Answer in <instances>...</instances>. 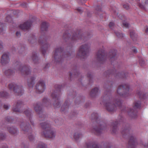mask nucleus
<instances>
[{
  "instance_id": "obj_1",
  "label": "nucleus",
  "mask_w": 148,
  "mask_h": 148,
  "mask_svg": "<svg viewBox=\"0 0 148 148\" xmlns=\"http://www.w3.org/2000/svg\"><path fill=\"white\" fill-rule=\"evenodd\" d=\"M42 127L44 130L42 133V135L45 137L50 138H54L56 135L55 130L51 128L49 123L48 122H43L40 123Z\"/></svg>"
},
{
  "instance_id": "obj_2",
  "label": "nucleus",
  "mask_w": 148,
  "mask_h": 148,
  "mask_svg": "<svg viewBox=\"0 0 148 148\" xmlns=\"http://www.w3.org/2000/svg\"><path fill=\"white\" fill-rule=\"evenodd\" d=\"M129 88L128 86L125 84L124 85L119 86L118 88L117 92L119 96L125 97L129 95Z\"/></svg>"
},
{
  "instance_id": "obj_3",
  "label": "nucleus",
  "mask_w": 148,
  "mask_h": 148,
  "mask_svg": "<svg viewBox=\"0 0 148 148\" xmlns=\"http://www.w3.org/2000/svg\"><path fill=\"white\" fill-rule=\"evenodd\" d=\"M89 46L88 44L82 45L78 52L77 56L82 58H84L88 54Z\"/></svg>"
},
{
  "instance_id": "obj_4",
  "label": "nucleus",
  "mask_w": 148,
  "mask_h": 148,
  "mask_svg": "<svg viewBox=\"0 0 148 148\" xmlns=\"http://www.w3.org/2000/svg\"><path fill=\"white\" fill-rule=\"evenodd\" d=\"M9 88L11 90H13L16 95H20L23 93V90L21 86H18L16 84L11 83L8 86Z\"/></svg>"
},
{
  "instance_id": "obj_5",
  "label": "nucleus",
  "mask_w": 148,
  "mask_h": 148,
  "mask_svg": "<svg viewBox=\"0 0 148 148\" xmlns=\"http://www.w3.org/2000/svg\"><path fill=\"white\" fill-rule=\"evenodd\" d=\"M82 35L80 34L74 33L71 36L69 34H67L64 36L65 39H70L73 41L77 40L82 38Z\"/></svg>"
},
{
  "instance_id": "obj_6",
  "label": "nucleus",
  "mask_w": 148,
  "mask_h": 148,
  "mask_svg": "<svg viewBox=\"0 0 148 148\" xmlns=\"http://www.w3.org/2000/svg\"><path fill=\"white\" fill-rule=\"evenodd\" d=\"M17 71H19L22 74L28 75L30 72L29 69L27 68L25 66H22L20 63H18L16 67Z\"/></svg>"
},
{
  "instance_id": "obj_7",
  "label": "nucleus",
  "mask_w": 148,
  "mask_h": 148,
  "mask_svg": "<svg viewBox=\"0 0 148 148\" xmlns=\"http://www.w3.org/2000/svg\"><path fill=\"white\" fill-rule=\"evenodd\" d=\"M107 56L104 53V50L103 49H100L97 54V59L99 61L103 62L106 59Z\"/></svg>"
},
{
  "instance_id": "obj_8",
  "label": "nucleus",
  "mask_w": 148,
  "mask_h": 148,
  "mask_svg": "<svg viewBox=\"0 0 148 148\" xmlns=\"http://www.w3.org/2000/svg\"><path fill=\"white\" fill-rule=\"evenodd\" d=\"M62 50L61 47H59L56 49L53 52V59L55 62H57L61 60V57L60 56V54Z\"/></svg>"
},
{
  "instance_id": "obj_9",
  "label": "nucleus",
  "mask_w": 148,
  "mask_h": 148,
  "mask_svg": "<svg viewBox=\"0 0 148 148\" xmlns=\"http://www.w3.org/2000/svg\"><path fill=\"white\" fill-rule=\"evenodd\" d=\"M36 91L38 93L43 92L45 89V85L42 81H39L36 84Z\"/></svg>"
},
{
  "instance_id": "obj_10",
  "label": "nucleus",
  "mask_w": 148,
  "mask_h": 148,
  "mask_svg": "<svg viewBox=\"0 0 148 148\" xmlns=\"http://www.w3.org/2000/svg\"><path fill=\"white\" fill-rule=\"evenodd\" d=\"M106 109L109 111H113L116 109L115 106L113 104L110 100L107 101L105 104Z\"/></svg>"
},
{
  "instance_id": "obj_11",
  "label": "nucleus",
  "mask_w": 148,
  "mask_h": 148,
  "mask_svg": "<svg viewBox=\"0 0 148 148\" xmlns=\"http://www.w3.org/2000/svg\"><path fill=\"white\" fill-rule=\"evenodd\" d=\"M10 61L9 56L7 53H4L2 56L0 62L2 65H5L8 63Z\"/></svg>"
},
{
  "instance_id": "obj_12",
  "label": "nucleus",
  "mask_w": 148,
  "mask_h": 148,
  "mask_svg": "<svg viewBox=\"0 0 148 148\" xmlns=\"http://www.w3.org/2000/svg\"><path fill=\"white\" fill-rule=\"evenodd\" d=\"M56 92L54 91V92H53L51 94V96L53 97L54 99V101H55V102L53 103L54 106L56 108H58L60 107V103L59 102V98L58 97L56 96Z\"/></svg>"
},
{
  "instance_id": "obj_13",
  "label": "nucleus",
  "mask_w": 148,
  "mask_h": 148,
  "mask_svg": "<svg viewBox=\"0 0 148 148\" xmlns=\"http://www.w3.org/2000/svg\"><path fill=\"white\" fill-rule=\"evenodd\" d=\"M32 23L30 21H28L23 24H21L20 27L23 30H26L29 29L31 26Z\"/></svg>"
},
{
  "instance_id": "obj_14",
  "label": "nucleus",
  "mask_w": 148,
  "mask_h": 148,
  "mask_svg": "<svg viewBox=\"0 0 148 148\" xmlns=\"http://www.w3.org/2000/svg\"><path fill=\"white\" fill-rule=\"evenodd\" d=\"M22 104V102L21 101H18L15 103L13 108V110L16 112H19V109L20 108Z\"/></svg>"
},
{
  "instance_id": "obj_15",
  "label": "nucleus",
  "mask_w": 148,
  "mask_h": 148,
  "mask_svg": "<svg viewBox=\"0 0 148 148\" xmlns=\"http://www.w3.org/2000/svg\"><path fill=\"white\" fill-rule=\"evenodd\" d=\"M35 78L34 77H32L29 78L27 81V85L29 87H32L33 86L34 83Z\"/></svg>"
},
{
  "instance_id": "obj_16",
  "label": "nucleus",
  "mask_w": 148,
  "mask_h": 148,
  "mask_svg": "<svg viewBox=\"0 0 148 148\" xmlns=\"http://www.w3.org/2000/svg\"><path fill=\"white\" fill-rule=\"evenodd\" d=\"M99 92V89L98 88H95L93 89L90 92V95L91 97H94L97 95Z\"/></svg>"
},
{
  "instance_id": "obj_17",
  "label": "nucleus",
  "mask_w": 148,
  "mask_h": 148,
  "mask_svg": "<svg viewBox=\"0 0 148 148\" xmlns=\"http://www.w3.org/2000/svg\"><path fill=\"white\" fill-rule=\"evenodd\" d=\"M34 108L36 112L38 114H39L42 112L41 107L39 104L36 103L34 105Z\"/></svg>"
},
{
  "instance_id": "obj_18",
  "label": "nucleus",
  "mask_w": 148,
  "mask_h": 148,
  "mask_svg": "<svg viewBox=\"0 0 148 148\" xmlns=\"http://www.w3.org/2000/svg\"><path fill=\"white\" fill-rule=\"evenodd\" d=\"M49 26V24L46 22H43L41 26V29L42 31H46L47 30Z\"/></svg>"
},
{
  "instance_id": "obj_19",
  "label": "nucleus",
  "mask_w": 148,
  "mask_h": 148,
  "mask_svg": "<svg viewBox=\"0 0 148 148\" xmlns=\"http://www.w3.org/2000/svg\"><path fill=\"white\" fill-rule=\"evenodd\" d=\"M8 130L9 132L12 134H15L17 132L16 129L13 127H8Z\"/></svg>"
},
{
  "instance_id": "obj_20",
  "label": "nucleus",
  "mask_w": 148,
  "mask_h": 148,
  "mask_svg": "<svg viewBox=\"0 0 148 148\" xmlns=\"http://www.w3.org/2000/svg\"><path fill=\"white\" fill-rule=\"evenodd\" d=\"M21 129L25 131H27L28 130H30V131H31V130L29 125H26L22 124L21 125Z\"/></svg>"
},
{
  "instance_id": "obj_21",
  "label": "nucleus",
  "mask_w": 148,
  "mask_h": 148,
  "mask_svg": "<svg viewBox=\"0 0 148 148\" xmlns=\"http://www.w3.org/2000/svg\"><path fill=\"white\" fill-rule=\"evenodd\" d=\"M130 36L131 38L134 41L136 40L137 38V35L136 34L134 31H132L130 32Z\"/></svg>"
},
{
  "instance_id": "obj_22",
  "label": "nucleus",
  "mask_w": 148,
  "mask_h": 148,
  "mask_svg": "<svg viewBox=\"0 0 148 148\" xmlns=\"http://www.w3.org/2000/svg\"><path fill=\"white\" fill-rule=\"evenodd\" d=\"M81 136V135L77 133H75L73 135V137L75 140H78Z\"/></svg>"
},
{
  "instance_id": "obj_23",
  "label": "nucleus",
  "mask_w": 148,
  "mask_h": 148,
  "mask_svg": "<svg viewBox=\"0 0 148 148\" xmlns=\"http://www.w3.org/2000/svg\"><path fill=\"white\" fill-rule=\"evenodd\" d=\"M140 102L139 101H137L135 102L134 104V108L136 109L139 108L140 106Z\"/></svg>"
},
{
  "instance_id": "obj_24",
  "label": "nucleus",
  "mask_w": 148,
  "mask_h": 148,
  "mask_svg": "<svg viewBox=\"0 0 148 148\" xmlns=\"http://www.w3.org/2000/svg\"><path fill=\"white\" fill-rule=\"evenodd\" d=\"M0 95L2 97H8V93L6 92L1 91L0 92Z\"/></svg>"
},
{
  "instance_id": "obj_25",
  "label": "nucleus",
  "mask_w": 148,
  "mask_h": 148,
  "mask_svg": "<svg viewBox=\"0 0 148 148\" xmlns=\"http://www.w3.org/2000/svg\"><path fill=\"white\" fill-rule=\"evenodd\" d=\"M32 58L33 60L35 62H36L38 60V58L36 54H33Z\"/></svg>"
},
{
  "instance_id": "obj_26",
  "label": "nucleus",
  "mask_w": 148,
  "mask_h": 148,
  "mask_svg": "<svg viewBox=\"0 0 148 148\" xmlns=\"http://www.w3.org/2000/svg\"><path fill=\"white\" fill-rule=\"evenodd\" d=\"M134 138L133 137H132L130 140L129 142V144L130 146L131 147L132 145H134Z\"/></svg>"
},
{
  "instance_id": "obj_27",
  "label": "nucleus",
  "mask_w": 148,
  "mask_h": 148,
  "mask_svg": "<svg viewBox=\"0 0 148 148\" xmlns=\"http://www.w3.org/2000/svg\"><path fill=\"white\" fill-rule=\"evenodd\" d=\"M5 30L4 29L3 25H0V34H3Z\"/></svg>"
},
{
  "instance_id": "obj_28",
  "label": "nucleus",
  "mask_w": 148,
  "mask_h": 148,
  "mask_svg": "<svg viewBox=\"0 0 148 148\" xmlns=\"http://www.w3.org/2000/svg\"><path fill=\"white\" fill-rule=\"evenodd\" d=\"M115 34L119 38H121L123 37V35L120 32H115Z\"/></svg>"
},
{
  "instance_id": "obj_29",
  "label": "nucleus",
  "mask_w": 148,
  "mask_h": 148,
  "mask_svg": "<svg viewBox=\"0 0 148 148\" xmlns=\"http://www.w3.org/2000/svg\"><path fill=\"white\" fill-rule=\"evenodd\" d=\"M12 71L10 69H8L5 72V74L7 75H9L12 74Z\"/></svg>"
},
{
  "instance_id": "obj_30",
  "label": "nucleus",
  "mask_w": 148,
  "mask_h": 148,
  "mask_svg": "<svg viewBox=\"0 0 148 148\" xmlns=\"http://www.w3.org/2000/svg\"><path fill=\"white\" fill-rule=\"evenodd\" d=\"M37 148H47V146L45 144H42L38 145Z\"/></svg>"
},
{
  "instance_id": "obj_31",
  "label": "nucleus",
  "mask_w": 148,
  "mask_h": 148,
  "mask_svg": "<svg viewBox=\"0 0 148 148\" xmlns=\"http://www.w3.org/2000/svg\"><path fill=\"white\" fill-rule=\"evenodd\" d=\"M49 47L50 45L49 44H45L44 45L42 49H46Z\"/></svg>"
},
{
  "instance_id": "obj_32",
  "label": "nucleus",
  "mask_w": 148,
  "mask_h": 148,
  "mask_svg": "<svg viewBox=\"0 0 148 148\" xmlns=\"http://www.w3.org/2000/svg\"><path fill=\"white\" fill-rule=\"evenodd\" d=\"M123 8L127 10H128L130 8V7L127 4H125L123 5Z\"/></svg>"
},
{
  "instance_id": "obj_33",
  "label": "nucleus",
  "mask_w": 148,
  "mask_h": 148,
  "mask_svg": "<svg viewBox=\"0 0 148 148\" xmlns=\"http://www.w3.org/2000/svg\"><path fill=\"white\" fill-rule=\"evenodd\" d=\"M129 24L126 22H125L123 23V27L127 28L129 26Z\"/></svg>"
},
{
  "instance_id": "obj_34",
  "label": "nucleus",
  "mask_w": 148,
  "mask_h": 148,
  "mask_svg": "<svg viewBox=\"0 0 148 148\" xmlns=\"http://www.w3.org/2000/svg\"><path fill=\"white\" fill-rule=\"evenodd\" d=\"M3 45L2 42L0 41V50L3 49Z\"/></svg>"
},
{
  "instance_id": "obj_35",
  "label": "nucleus",
  "mask_w": 148,
  "mask_h": 148,
  "mask_svg": "<svg viewBox=\"0 0 148 148\" xmlns=\"http://www.w3.org/2000/svg\"><path fill=\"white\" fill-rule=\"evenodd\" d=\"M29 138L30 140H32L34 138V137L33 135L30 134L29 135Z\"/></svg>"
},
{
  "instance_id": "obj_36",
  "label": "nucleus",
  "mask_w": 148,
  "mask_h": 148,
  "mask_svg": "<svg viewBox=\"0 0 148 148\" xmlns=\"http://www.w3.org/2000/svg\"><path fill=\"white\" fill-rule=\"evenodd\" d=\"M132 50L133 52L134 53H136L137 52V49L135 47H133L132 49Z\"/></svg>"
},
{
  "instance_id": "obj_37",
  "label": "nucleus",
  "mask_w": 148,
  "mask_h": 148,
  "mask_svg": "<svg viewBox=\"0 0 148 148\" xmlns=\"http://www.w3.org/2000/svg\"><path fill=\"white\" fill-rule=\"evenodd\" d=\"M4 108L6 110L8 109L9 108L10 106L7 104H5L4 105Z\"/></svg>"
},
{
  "instance_id": "obj_38",
  "label": "nucleus",
  "mask_w": 148,
  "mask_h": 148,
  "mask_svg": "<svg viewBox=\"0 0 148 148\" xmlns=\"http://www.w3.org/2000/svg\"><path fill=\"white\" fill-rule=\"evenodd\" d=\"M101 129L99 128H95V131L97 133L100 132L101 131Z\"/></svg>"
},
{
  "instance_id": "obj_39",
  "label": "nucleus",
  "mask_w": 148,
  "mask_h": 148,
  "mask_svg": "<svg viewBox=\"0 0 148 148\" xmlns=\"http://www.w3.org/2000/svg\"><path fill=\"white\" fill-rule=\"evenodd\" d=\"M114 23L113 22H110L109 24V26L110 28H112L114 25Z\"/></svg>"
},
{
  "instance_id": "obj_40",
  "label": "nucleus",
  "mask_w": 148,
  "mask_h": 148,
  "mask_svg": "<svg viewBox=\"0 0 148 148\" xmlns=\"http://www.w3.org/2000/svg\"><path fill=\"white\" fill-rule=\"evenodd\" d=\"M145 32L147 34H148V26L145 27Z\"/></svg>"
},
{
  "instance_id": "obj_41",
  "label": "nucleus",
  "mask_w": 148,
  "mask_h": 148,
  "mask_svg": "<svg viewBox=\"0 0 148 148\" xmlns=\"http://www.w3.org/2000/svg\"><path fill=\"white\" fill-rule=\"evenodd\" d=\"M25 113L28 116L30 113V112L29 110H27L25 112Z\"/></svg>"
},
{
  "instance_id": "obj_42",
  "label": "nucleus",
  "mask_w": 148,
  "mask_h": 148,
  "mask_svg": "<svg viewBox=\"0 0 148 148\" xmlns=\"http://www.w3.org/2000/svg\"><path fill=\"white\" fill-rule=\"evenodd\" d=\"M113 129L112 131L113 132H115V130H116V125L113 126Z\"/></svg>"
},
{
  "instance_id": "obj_43",
  "label": "nucleus",
  "mask_w": 148,
  "mask_h": 148,
  "mask_svg": "<svg viewBox=\"0 0 148 148\" xmlns=\"http://www.w3.org/2000/svg\"><path fill=\"white\" fill-rule=\"evenodd\" d=\"M139 6L142 9H144L145 8V7L143 5L141 4H139Z\"/></svg>"
},
{
  "instance_id": "obj_44",
  "label": "nucleus",
  "mask_w": 148,
  "mask_h": 148,
  "mask_svg": "<svg viewBox=\"0 0 148 148\" xmlns=\"http://www.w3.org/2000/svg\"><path fill=\"white\" fill-rule=\"evenodd\" d=\"M77 10L80 13H81L82 11V10L80 8H77Z\"/></svg>"
},
{
  "instance_id": "obj_45",
  "label": "nucleus",
  "mask_w": 148,
  "mask_h": 148,
  "mask_svg": "<svg viewBox=\"0 0 148 148\" xmlns=\"http://www.w3.org/2000/svg\"><path fill=\"white\" fill-rule=\"evenodd\" d=\"M116 105H118V106H119L121 104V102L120 101H116Z\"/></svg>"
},
{
  "instance_id": "obj_46",
  "label": "nucleus",
  "mask_w": 148,
  "mask_h": 148,
  "mask_svg": "<svg viewBox=\"0 0 148 148\" xmlns=\"http://www.w3.org/2000/svg\"><path fill=\"white\" fill-rule=\"evenodd\" d=\"M93 148H99V146L97 145H95L93 146Z\"/></svg>"
},
{
  "instance_id": "obj_47",
  "label": "nucleus",
  "mask_w": 148,
  "mask_h": 148,
  "mask_svg": "<svg viewBox=\"0 0 148 148\" xmlns=\"http://www.w3.org/2000/svg\"><path fill=\"white\" fill-rule=\"evenodd\" d=\"M3 135H2V134H0V140L3 139Z\"/></svg>"
},
{
  "instance_id": "obj_48",
  "label": "nucleus",
  "mask_w": 148,
  "mask_h": 148,
  "mask_svg": "<svg viewBox=\"0 0 148 148\" xmlns=\"http://www.w3.org/2000/svg\"><path fill=\"white\" fill-rule=\"evenodd\" d=\"M16 34L17 36H19V35H20V33L18 32H16Z\"/></svg>"
},
{
  "instance_id": "obj_49",
  "label": "nucleus",
  "mask_w": 148,
  "mask_h": 148,
  "mask_svg": "<svg viewBox=\"0 0 148 148\" xmlns=\"http://www.w3.org/2000/svg\"><path fill=\"white\" fill-rule=\"evenodd\" d=\"M64 105H63V106H62V107H61V110L62 111H64Z\"/></svg>"
},
{
  "instance_id": "obj_50",
  "label": "nucleus",
  "mask_w": 148,
  "mask_h": 148,
  "mask_svg": "<svg viewBox=\"0 0 148 148\" xmlns=\"http://www.w3.org/2000/svg\"><path fill=\"white\" fill-rule=\"evenodd\" d=\"M68 108V105L67 104H66V105L65 106V108L66 109L67 108Z\"/></svg>"
},
{
  "instance_id": "obj_51",
  "label": "nucleus",
  "mask_w": 148,
  "mask_h": 148,
  "mask_svg": "<svg viewBox=\"0 0 148 148\" xmlns=\"http://www.w3.org/2000/svg\"><path fill=\"white\" fill-rule=\"evenodd\" d=\"M9 18L10 20H11V18L9 16H8L6 17V19H7L8 18Z\"/></svg>"
},
{
  "instance_id": "obj_52",
  "label": "nucleus",
  "mask_w": 148,
  "mask_h": 148,
  "mask_svg": "<svg viewBox=\"0 0 148 148\" xmlns=\"http://www.w3.org/2000/svg\"><path fill=\"white\" fill-rule=\"evenodd\" d=\"M47 99L46 98H45L44 99H43V101H45V100H47Z\"/></svg>"
},
{
  "instance_id": "obj_53",
  "label": "nucleus",
  "mask_w": 148,
  "mask_h": 148,
  "mask_svg": "<svg viewBox=\"0 0 148 148\" xmlns=\"http://www.w3.org/2000/svg\"><path fill=\"white\" fill-rule=\"evenodd\" d=\"M87 146L88 148H89L90 147V146L89 145H87Z\"/></svg>"
},
{
  "instance_id": "obj_54",
  "label": "nucleus",
  "mask_w": 148,
  "mask_h": 148,
  "mask_svg": "<svg viewBox=\"0 0 148 148\" xmlns=\"http://www.w3.org/2000/svg\"><path fill=\"white\" fill-rule=\"evenodd\" d=\"M110 58L111 59L112 58L111 57H110Z\"/></svg>"
}]
</instances>
